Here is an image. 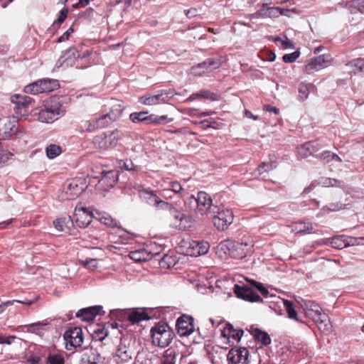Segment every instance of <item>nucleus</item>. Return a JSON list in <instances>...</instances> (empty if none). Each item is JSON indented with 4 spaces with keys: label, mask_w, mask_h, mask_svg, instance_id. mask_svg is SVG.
Masks as SVG:
<instances>
[{
    "label": "nucleus",
    "mask_w": 364,
    "mask_h": 364,
    "mask_svg": "<svg viewBox=\"0 0 364 364\" xmlns=\"http://www.w3.org/2000/svg\"><path fill=\"white\" fill-rule=\"evenodd\" d=\"M317 157L321 159L323 161L328 163L331 161L332 153L329 151H323L320 155H318Z\"/></svg>",
    "instance_id": "nucleus-57"
},
{
    "label": "nucleus",
    "mask_w": 364,
    "mask_h": 364,
    "mask_svg": "<svg viewBox=\"0 0 364 364\" xmlns=\"http://www.w3.org/2000/svg\"><path fill=\"white\" fill-rule=\"evenodd\" d=\"M62 149L56 144H50L46 147V155L49 159H54L60 154Z\"/></svg>",
    "instance_id": "nucleus-41"
},
{
    "label": "nucleus",
    "mask_w": 364,
    "mask_h": 364,
    "mask_svg": "<svg viewBox=\"0 0 364 364\" xmlns=\"http://www.w3.org/2000/svg\"><path fill=\"white\" fill-rule=\"evenodd\" d=\"M210 245L207 242H193V249L196 252V255H203L208 252Z\"/></svg>",
    "instance_id": "nucleus-37"
},
{
    "label": "nucleus",
    "mask_w": 364,
    "mask_h": 364,
    "mask_svg": "<svg viewBox=\"0 0 364 364\" xmlns=\"http://www.w3.org/2000/svg\"><path fill=\"white\" fill-rule=\"evenodd\" d=\"M330 244L334 248L343 249L349 245L348 242L343 236L338 235L331 239Z\"/></svg>",
    "instance_id": "nucleus-39"
},
{
    "label": "nucleus",
    "mask_w": 364,
    "mask_h": 364,
    "mask_svg": "<svg viewBox=\"0 0 364 364\" xmlns=\"http://www.w3.org/2000/svg\"><path fill=\"white\" fill-rule=\"evenodd\" d=\"M284 306L289 318L298 321L297 312L294 309V304L289 300H284Z\"/></svg>",
    "instance_id": "nucleus-40"
},
{
    "label": "nucleus",
    "mask_w": 364,
    "mask_h": 364,
    "mask_svg": "<svg viewBox=\"0 0 364 364\" xmlns=\"http://www.w3.org/2000/svg\"><path fill=\"white\" fill-rule=\"evenodd\" d=\"M152 343L161 348L166 347L172 340V332L166 323H159L151 330Z\"/></svg>",
    "instance_id": "nucleus-3"
},
{
    "label": "nucleus",
    "mask_w": 364,
    "mask_h": 364,
    "mask_svg": "<svg viewBox=\"0 0 364 364\" xmlns=\"http://www.w3.org/2000/svg\"><path fill=\"white\" fill-rule=\"evenodd\" d=\"M248 355L245 348H232L227 355L228 364H249Z\"/></svg>",
    "instance_id": "nucleus-12"
},
{
    "label": "nucleus",
    "mask_w": 364,
    "mask_h": 364,
    "mask_svg": "<svg viewBox=\"0 0 364 364\" xmlns=\"http://www.w3.org/2000/svg\"><path fill=\"white\" fill-rule=\"evenodd\" d=\"M114 358L117 364H124L132 359V352L127 346L120 343L117 346Z\"/></svg>",
    "instance_id": "nucleus-18"
},
{
    "label": "nucleus",
    "mask_w": 364,
    "mask_h": 364,
    "mask_svg": "<svg viewBox=\"0 0 364 364\" xmlns=\"http://www.w3.org/2000/svg\"><path fill=\"white\" fill-rule=\"evenodd\" d=\"M68 10L67 9H62L60 11L58 18L54 21V23L60 24L62 23L67 17Z\"/></svg>",
    "instance_id": "nucleus-56"
},
{
    "label": "nucleus",
    "mask_w": 364,
    "mask_h": 364,
    "mask_svg": "<svg viewBox=\"0 0 364 364\" xmlns=\"http://www.w3.org/2000/svg\"><path fill=\"white\" fill-rule=\"evenodd\" d=\"M348 8L351 13H356L357 11L363 13L364 12V1H353L349 4Z\"/></svg>",
    "instance_id": "nucleus-47"
},
{
    "label": "nucleus",
    "mask_w": 364,
    "mask_h": 364,
    "mask_svg": "<svg viewBox=\"0 0 364 364\" xmlns=\"http://www.w3.org/2000/svg\"><path fill=\"white\" fill-rule=\"evenodd\" d=\"M341 207H342V204L341 203H336V204L331 203V204H329L328 208L330 210L336 211V210H338L339 209H341Z\"/></svg>",
    "instance_id": "nucleus-63"
},
{
    "label": "nucleus",
    "mask_w": 364,
    "mask_h": 364,
    "mask_svg": "<svg viewBox=\"0 0 364 364\" xmlns=\"http://www.w3.org/2000/svg\"><path fill=\"white\" fill-rule=\"evenodd\" d=\"M168 93L166 90H160L156 94H147L139 98V102L144 105L153 106L166 102Z\"/></svg>",
    "instance_id": "nucleus-16"
},
{
    "label": "nucleus",
    "mask_w": 364,
    "mask_h": 364,
    "mask_svg": "<svg viewBox=\"0 0 364 364\" xmlns=\"http://www.w3.org/2000/svg\"><path fill=\"white\" fill-rule=\"evenodd\" d=\"M129 257L137 262L147 261L151 258V255L143 249L130 252Z\"/></svg>",
    "instance_id": "nucleus-30"
},
{
    "label": "nucleus",
    "mask_w": 364,
    "mask_h": 364,
    "mask_svg": "<svg viewBox=\"0 0 364 364\" xmlns=\"http://www.w3.org/2000/svg\"><path fill=\"white\" fill-rule=\"evenodd\" d=\"M313 321L317 324L318 329L323 333L328 334L331 331L332 326L326 314L323 313Z\"/></svg>",
    "instance_id": "nucleus-27"
},
{
    "label": "nucleus",
    "mask_w": 364,
    "mask_h": 364,
    "mask_svg": "<svg viewBox=\"0 0 364 364\" xmlns=\"http://www.w3.org/2000/svg\"><path fill=\"white\" fill-rule=\"evenodd\" d=\"M297 233H316L317 232L314 230V226L312 224L304 222H299L294 225L293 229Z\"/></svg>",
    "instance_id": "nucleus-29"
},
{
    "label": "nucleus",
    "mask_w": 364,
    "mask_h": 364,
    "mask_svg": "<svg viewBox=\"0 0 364 364\" xmlns=\"http://www.w3.org/2000/svg\"><path fill=\"white\" fill-rule=\"evenodd\" d=\"M186 203L196 204V213L203 218H209L210 215L217 206L213 205V200L208 193L204 191H199L197 196H191L188 198Z\"/></svg>",
    "instance_id": "nucleus-2"
},
{
    "label": "nucleus",
    "mask_w": 364,
    "mask_h": 364,
    "mask_svg": "<svg viewBox=\"0 0 364 364\" xmlns=\"http://www.w3.org/2000/svg\"><path fill=\"white\" fill-rule=\"evenodd\" d=\"M63 338L66 349L71 350L82 345L84 339L82 331L80 327L70 328L64 333Z\"/></svg>",
    "instance_id": "nucleus-5"
},
{
    "label": "nucleus",
    "mask_w": 364,
    "mask_h": 364,
    "mask_svg": "<svg viewBox=\"0 0 364 364\" xmlns=\"http://www.w3.org/2000/svg\"><path fill=\"white\" fill-rule=\"evenodd\" d=\"M338 183H339V182L336 179L326 178V177H321V178H318L317 182L316 181L312 182L308 187H306L304 189V193H310L318 185L321 186L323 187H330V186H337Z\"/></svg>",
    "instance_id": "nucleus-25"
},
{
    "label": "nucleus",
    "mask_w": 364,
    "mask_h": 364,
    "mask_svg": "<svg viewBox=\"0 0 364 364\" xmlns=\"http://www.w3.org/2000/svg\"><path fill=\"white\" fill-rule=\"evenodd\" d=\"M63 356L60 353L49 354L46 358V364H64Z\"/></svg>",
    "instance_id": "nucleus-44"
},
{
    "label": "nucleus",
    "mask_w": 364,
    "mask_h": 364,
    "mask_svg": "<svg viewBox=\"0 0 364 364\" xmlns=\"http://www.w3.org/2000/svg\"><path fill=\"white\" fill-rule=\"evenodd\" d=\"M11 101L16 105V108L21 109L26 108L32 102L30 97L20 95H14L11 97Z\"/></svg>",
    "instance_id": "nucleus-28"
},
{
    "label": "nucleus",
    "mask_w": 364,
    "mask_h": 364,
    "mask_svg": "<svg viewBox=\"0 0 364 364\" xmlns=\"http://www.w3.org/2000/svg\"><path fill=\"white\" fill-rule=\"evenodd\" d=\"M183 112L191 117H199L200 110L196 108H187L183 110Z\"/></svg>",
    "instance_id": "nucleus-60"
},
{
    "label": "nucleus",
    "mask_w": 364,
    "mask_h": 364,
    "mask_svg": "<svg viewBox=\"0 0 364 364\" xmlns=\"http://www.w3.org/2000/svg\"><path fill=\"white\" fill-rule=\"evenodd\" d=\"M273 168V166L272 164L269 163H262L259 166H258L257 168V171L259 173V174H262L264 172L269 171Z\"/></svg>",
    "instance_id": "nucleus-55"
},
{
    "label": "nucleus",
    "mask_w": 364,
    "mask_h": 364,
    "mask_svg": "<svg viewBox=\"0 0 364 364\" xmlns=\"http://www.w3.org/2000/svg\"><path fill=\"white\" fill-rule=\"evenodd\" d=\"M234 293L237 297L250 302H262V298L256 294L250 287L243 285L235 284Z\"/></svg>",
    "instance_id": "nucleus-11"
},
{
    "label": "nucleus",
    "mask_w": 364,
    "mask_h": 364,
    "mask_svg": "<svg viewBox=\"0 0 364 364\" xmlns=\"http://www.w3.org/2000/svg\"><path fill=\"white\" fill-rule=\"evenodd\" d=\"M100 221L105 225L109 227L117 226V222L109 215L102 216L100 219Z\"/></svg>",
    "instance_id": "nucleus-54"
},
{
    "label": "nucleus",
    "mask_w": 364,
    "mask_h": 364,
    "mask_svg": "<svg viewBox=\"0 0 364 364\" xmlns=\"http://www.w3.org/2000/svg\"><path fill=\"white\" fill-rule=\"evenodd\" d=\"M332 61V58L329 54L321 55L318 57L311 58L305 65L304 71L308 73H312L328 67Z\"/></svg>",
    "instance_id": "nucleus-9"
},
{
    "label": "nucleus",
    "mask_w": 364,
    "mask_h": 364,
    "mask_svg": "<svg viewBox=\"0 0 364 364\" xmlns=\"http://www.w3.org/2000/svg\"><path fill=\"white\" fill-rule=\"evenodd\" d=\"M177 332L181 336H188L195 330L193 318L191 316H182L179 317L176 323Z\"/></svg>",
    "instance_id": "nucleus-15"
},
{
    "label": "nucleus",
    "mask_w": 364,
    "mask_h": 364,
    "mask_svg": "<svg viewBox=\"0 0 364 364\" xmlns=\"http://www.w3.org/2000/svg\"><path fill=\"white\" fill-rule=\"evenodd\" d=\"M264 109L267 112H273L275 114H278L279 112V109H277L276 107H272L271 105H266L264 107Z\"/></svg>",
    "instance_id": "nucleus-64"
},
{
    "label": "nucleus",
    "mask_w": 364,
    "mask_h": 364,
    "mask_svg": "<svg viewBox=\"0 0 364 364\" xmlns=\"http://www.w3.org/2000/svg\"><path fill=\"white\" fill-rule=\"evenodd\" d=\"M300 55V52L296 50L289 54H285L283 55L282 59L284 63H291L294 62Z\"/></svg>",
    "instance_id": "nucleus-52"
},
{
    "label": "nucleus",
    "mask_w": 364,
    "mask_h": 364,
    "mask_svg": "<svg viewBox=\"0 0 364 364\" xmlns=\"http://www.w3.org/2000/svg\"><path fill=\"white\" fill-rule=\"evenodd\" d=\"M102 307L100 306H91L89 308L80 309L76 313V316L81 318L83 321H92L97 315L100 314Z\"/></svg>",
    "instance_id": "nucleus-23"
},
{
    "label": "nucleus",
    "mask_w": 364,
    "mask_h": 364,
    "mask_svg": "<svg viewBox=\"0 0 364 364\" xmlns=\"http://www.w3.org/2000/svg\"><path fill=\"white\" fill-rule=\"evenodd\" d=\"M65 113V109L63 106L58 97H51L46 100L43 104V108L38 112L35 110L33 115L37 116L39 122L43 123H52L63 117Z\"/></svg>",
    "instance_id": "nucleus-1"
},
{
    "label": "nucleus",
    "mask_w": 364,
    "mask_h": 364,
    "mask_svg": "<svg viewBox=\"0 0 364 364\" xmlns=\"http://www.w3.org/2000/svg\"><path fill=\"white\" fill-rule=\"evenodd\" d=\"M74 219L80 228H86L92 220V214L84 207H76L74 212Z\"/></svg>",
    "instance_id": "nucleus-17"
},
{
    "label": "nucleus",
    "mask_w": 364,
    "mask_h": 364,
    "mask_svg": "<svg viewBox=\"0 0 364 364\" xmlns=\"http://www.w3.org/2000/svg\"><path fill=\"white\" fill-rule=\"evenodd\" d=\"M85 183L80 179H72L68 181L65 190L66 199L74 200L80 196L85 189Z\"/></svg>",
    "instance_id": "nucleus-13"
},
{
    "label": "nucleus",
    "mask_w": 364,
    "mask_h": 364,
    "mask_svg": "<svg viewBox=\"0 0 364 364\" xmlns=\"http://www.w3.org/2000/svg\"><path fill=\"white\" fill-rule=\"evenodd\" d=\"M244 331L242 329H235L232 325L228 323L222 331V336L228 339V342L238 343Z\"/></svg>",
    "instance_id": "nucleus-20"
},
{
    "label": "nucleus",
    "mask_w": 364,
    "mask_h": 364,
    "mask_svg": "<svg viewBox=\"0 0 364 364\" xmlns=\"http://www.w3.org/2000/svg\"><path fill=\"white\" fill-rule=\"evenodd\" d=\"M122 109L119 105H117L114 106L107 114L112 122L117 120L122 115Z\"/></svg>",
    "instance_id": "nucleus-43"
},
{
    "label": "nucleus",
    "mask_w": 364,
    "mask_h": 364,
    "mask_svg": "<svg viewBox=\"0 0 364 364\" xmlns=\"http://www.w3.org/2000/svg\"><path fill=\"white\" fill-rule=\"evenodd\" d=\"M110 123H112V122L107 114H102L89 121L88 129L95 130L97 129H102L108 126Z\"/></svg>",
    "instance_id": "nucleus-26"
},
{
    "label": "nucleus",
    "mask_w": 364,
    "mask_h": 364,
    "mask_svg": "<svg viewBox=\"0 0 364 364\" xmlns=\"http://www.w3.org/2000/svg\"><path fill=\"white\" fill-rule=\"evenodd\" d=\"M314 90V86L312 84H306L301 82L299 86V98L301 100L307 99L309 93Z\"/></svg>",
    "instance_id": "nucleus-36"
},
{
    "label": "nucleus",
    "mask_w": 364,
    "mask_h": 364,
    "mask_svg": "<svg viewBox=\"0 0 364 364\" xmlns=\"http://www.w3.org/2000/svg\"><path fill=\"white\" fill-rule=\"evenodd\" d=\"M135 188L138 191L139 197L149 205H154L160 209L169 206L168 203L160 199L155 192L150 188L146 189L141 185L136 186Z\"/></svg>",
    "instance_id": "nucleus-8"
},
{
    "label": "nucleus",
    "mask_w": 364,
    "mask_h": 364,
    "mask_svg": "<svg viewBox=\"0 0 364 364\" xmlns=\"http://www.w3.org/2000/svg\"><path fill=\"white\" fill-rule=\"evenodd\" d=\"M95 338L99 341H102L107 336L108 333L104 329H98L95 331Z\"/></svg>",
    "instance_id": "nucleus-59"
},
{
    "label": "nucleus",
    "mask_w": 364,
    "mask_h": 364,
    "mask_svg": "<svg viewBox=\"0 0 364 364\" xmlns=\"http://www.w3.org/2000/svg\"><path fill=\"white\" fill-rule=\"evenodd\" d=\"M129 119L133 123L145 122L149 124L148 112H133L130 114Z\"/></svg>",
    "instance_id": "nucleus-35"
},
{
    "label": "nucleus",
    "mask_w": 364,
    "mask_h": 364,
    "mask_svg": "<svg viewBox=\"0 0 364 364\" xmlns=\"http://www.w3.org/2000/svg\"><path fill=\"white\" fill-rule=\"evenodd\" d=\"M252 334L255 339L264 346H267L271 343V338L269 334L264 331L255 328L252 330Z\"/></svg>",
    "instance_id": "nucleus-33"
},
{
    "label": "nucleus",
    "mask_w": 364,
    "mask_h": 364,
    "mask_svg": "<svg viewBox=\"0 0 364 364\" xmlns=\"http://www.w3.org/2000/svg\"><path fill=\"white\" fill-rule=\"evenodd\" d=\"M149 316L144 311H134L128 316V320L132 323H136L141 321L149 320Z\"/></svg>",
    "instance_id": "nucleus-34"
},
{
    "label": "nucleus",
    "mask_w": 364,
    "mask_h": 364,
    "mask_svg": "<svg viewBox=\"0 0 364 364\" xmlns=\"http://www.w3.org/2000/svg\"><path fill=\"white\" fill-rule=\"evenodd\" d=\"M220 65V60L208 58L197 65L193 66L191 68V73L196 76H200L206 72L218 68Z\"/></svg>",
    "instance_id": "nucleus-14"
},
{
    "label": "nucleus",
    "mask_w": 364,
    "mask_h": 364,
    "mask_svg": "<svg viewBox=\"0 0 364 364\" xmlns=\"http://www.w3.org/2000/svg\"><path fill=\"white\" fill-rule=\"evenodd\" d=\"M321 149V145L318 141H309L298 147L297 153L301 158H306Z\"/></svg>",
    "instance_id": "nucleus-21"
},
{
    "label": "nucleus",
    "mask_w": 364,
    "mask_h": 364,
    "mask_svg": "<svg viewBox=\"0 0 364 364\" xmlns=\"http://www.w3.org/2000/svg\"><path fill=\"white\" fill-rule=\"evenodd\" d=\"M14 302L26 304L28 306H30L34 303V301L33 300H27V299L23 300V301H20V300L7 301L0 304V314L4 311V309L6 306H11Z\"/></svg>",
    "instance_id": "nucleus-48"
},
{
    "label": "nucleus",
    "mask_w": 364,
    "mask_h": 364,
    "mask_svg": "<svg viewBox=\"0 0 364 364\" xmlns=\"http://www.w3.org/2000/svg\"><path fill=\"white\" fill-rule=\"evenodd\" d=\"M105 358L95 349H90L84 353L80 364H104Z\"/></svg>",
    "instance_id": "nucleus-19"
},
{
    "label": "nucleus",
    "mask_w": 364,
    "mask_h": 364,
    "mask_svg": "<svg viewBox=\"0 0 364 364\" xmlns=\"http://www.w3.org/2000/svg\"><path fill=\"white\" fill-rule=\"evenodd\" d=\"M210 92L207 90H200L198 92L193 93L190 95L185 102H191L196 100H199L202 98H210Z\"/></svg>",
    "instance_id": "nucleus-45"
},
{
    "label": "nucleus",
    "mask_w": 364,
    "mask_h": 364,
    "mask_svg": "<svg viewBox=\"0 0 364 364\" xmlns=\"http://www.w3.org/2000/svg\"><path fill=\"white\" fill-rule=\"evenodd\" d=\"M121 136L117 129L105 132L95 139V145L102 150H107L115 146Z\"/></svg>",
    "instance_id": "nucleus-6"
},
{
    "label": "nucleus",
    "mask_w": 364,
    "mask_h": 364,
    "mask_svg": "<svg viewBox=\"0 0 364 364\" xmlns=\"http://www.w3.org/2000/svg\"><path fill=\"white\" fill-rule=\"evenodd\" d=\"M162 209L169 210L171 215L176 220L174 226L179 230H186L191 226V218L175 208L171 204L169 203L168 207L163 208Z\"/></svg>",
    "instance_id": "nucleus-10"
},
{
    "label": "nucleus",
    "mask_w": 364,
    "mask_h": 364,
    "mask_svg": "<svg viewBox=\"0 0 364 364\" xmlns=\"http://www.w3.org/2000/svg\"><path fill=\"white\" fill-rule=\"evenodd\" d=\"M80 263L85 268L90 270H94L97 267V260L96 259L87 258L86 259H82L80 260Z\"/></svg>",
    "instance_id": "nucleus-50"
},
{
    "label": "nucleus",
    "mask_w": 364,
    "mask_h": 364,
    "mask_svg": "<svg viewBox=\"0 0 364 364\" xmlns=\"http://www.w3.org/2000/svg\"><path fill=\"white\" fill-rule=\"evenodd\" d=\"M67 221H69V219L66 218H57L53 221L55 228L59 232L64 231Z\"/></svg>",
    "instance_id": "nucleus-51"
},
{
    "label": "nucleus",
    "mask_w": 364,
    "mask_h": 364,
    "mask_svg": "<svg viewBox=\"0 0 364 364\" xmlns=\"http://www.w3.org/2000/svg\"><path fill=\"white\" fill-rule=\"evenodd\" d=\"M73 32V29L70 28L68 29L61 36H60L58 39V43H62L68 39L70 33Z\"/></svg>",
    "instance_id": "nucleus-61"
},
{
    "label": "nucleus",
    "mask_w": 364,
    "mask_h": 364,
    "mask_svg": "<svg viewBox=\"0 0 364 364\" xmlns=\"http://www.w3.org/2000/svg\"><path fill=\"white\" fill-rule=\"evenodd\" d=\"M214 226L218 230H225L232 223L234 220L233 213L230 209H220L217 206L210 215Z\"/></svg>",
    "instance_id": "nucleus-4"
},
{
    "label": "nucleus",
    "mask_w": 364,
    "mask_h": 364,
    "mask_svg": "<svg viewBox=\"0 0 364 364\" xmlns=\"http://www.w3.org/2000/svg\"><path fill=\"white\" fill-rule=\"evenodd\" d=\"M247 281L250 282L252 287H255L262 294V296L264 297L267 296L269 291L262 283L252 279H247Z\"/></svg>",
    "instance_id": "nucleus-49"
},
{
    "label": "nucleus",
    "mask_w": 364,
    "mask_h": 364,
    "mask_svg": "<svg viewBox=\"0 0 364 364\" xmlns=\"http://www.w3.org/2000/svg\"><path fill=\"white\" fill-rule=\"evenodd\" d=\"M304 309L306 315L312 320H314L323 314L319 305L312 301H305Z\"/></svg>",
    "instance_id": "nucleus-24"
},
{
    "label": "nucleus",
    "mask_w": 364,
    "mask_h": 364,
    "mask_svg": "<svg viewBox=\"0 0 364 364\" xmlns=\"http://www.w3.org/2000/svg\"><path fill=\"white\" fill-rule=\"evenodd\" d=\"M183 190L182 186L178 181H170L168 182V186L164 188L162 191L163 196L166 197L169 191H172L175 193H180Z\"/></svg>",
    "instance_id": "nucleus-38"
},
{
    "label": "nucleus",
    "mask_w": 364,
    "mask_h": 364,
    "mask_svg": "<svg viewBox=\"0 0 364 364\" xmlns=\"http://www.w3.org/2000/svg\"><path fill=\"white\" fill-rule=\"evenodd\" d=\"M173 118L168 117L167 115L157 116L155 114L149 115V124L161 125L171 122Z\"/></svg>",
    "instance_id": "nucleus-32"
},
{
    "label": "nucleus",
    "mask_w": 364,
    "mask_h": 364,
    "mask_svg": "<svg viewBox=\"0 0 364 364\" xmlns=\"http://www.w3.org/2000/svg\"><path fill=\"white\" fill-rule=\"evenodd\" d=\"M120 166L127 171L135 170V166L131 161H122V163H120Z\"/></svg>",
    "instance_id": "nucleus-58"
},
{
    "label": "nucleus",
    "mask_w": 364,
    "mask_h": 364,
    "mask_svg": "<svg viewBox=\"0 0 364 364\" xmlns=\"http://www.w3.org/2000/svg\"><path fill=\"white\" fill-rule=\"evenodd\" d=\"M178 351L172 348L165 350L162 359V364H176Z\"/></svg>",
    "instance_id": "nucleus-31"
},
{
    "label": "nucleus",
    "mask_w": 364,
    "mask_h": 364,
    "mask_svg": "<svg viewBox=\"0 0 364 364\" xmlns=\"http://www.w3.org/2000/svg\"><path fill=\"white\" fill-rule=\"evenodd\" d=\"M282 46L284 48L294 47L292 42L287 37L285 40L282 41Z\"/></svg>",
    "instance_id": "nucleus-62"
},
{
    "label": "nucleus",
    "mask_w": 364,
    "mask_h": 364,
    "mask_svg": "<svg viewBox=\"0 0 364 364\" xmlns=\"http://www.w3.org/2000/svg\"><path fill=\"white\" fill-rule=\"evenodd\" d=\"M348 67L356 68L359 72L364 73V58H356L346 64Z\"/></svg>",
    "instance_id": "nucleus-46"
},
{
    "label": "nucleus",
    "mask_w": 364,
    "mask_h": 364,
    "mask_svg": "<svg viewBox=\"0 0 364 364\" xmlns=\"http://www.w3.org/2000/svg\"><path fill=\"white\" fill-rule=\"evenodd\" d=\"M279 16H287L284 9L280 7H269L267 9V18H277Z\"/></svg>",
    "instance_id": "nucleus-42"
},
{
    "label": "nucleus",
    "mask_w": 364,
    "mask_h": 364,
    "mask_svg": "<svg viewBox=\"0 0 364 364\" xmlns=\"http://www.w3.org/2000/svg\"><path fill=\"white\" fill-rule=\"evenodd\" d=\"M162 265L166 264L168 268L173 267L176 264V259L175 257L170 255H164L161 262Z\"/></svg>",
    "instance_id": "nucleus-53"
},
{
    "label": "nucleus",
    "mask_w": 364,
    "mask_h": 364,
    "mask_svg": "<svg viewBox=\"0 0 364 364\" xmlns=\"http://www.w3.org/2000/svg\"><path fill=\"white\" fill-rule=\"evenodd\" d=\"M102 176L99 181V183L104 186L106 189L111 188L117 183L118 180L117 171L110 170L108 171H103L102 172Z\"/></svg>",
    "instance_id": "nucleus-22"
},
{
    "label": "nucleus",
    "mask_w": 364,
    "mask_h": 364,
    "mask_svg": "<svg viewBox=\"0 0 364 364\" xmlns=\"http://www.w3.org/2000/svg\"><path fill=\"white\" fill-rule=\"evenodd\" d=\"M56 86V80L43 79L26 85L24 87V92L27 94L31 95H37L43 92H49L53 91Z\"/></svg>",
    "instance_id": "nucleus-7"
}]
</instances>
